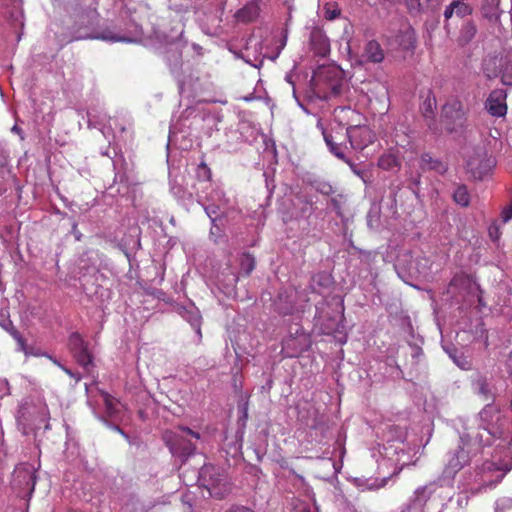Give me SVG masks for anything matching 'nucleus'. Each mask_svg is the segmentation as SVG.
I'll list each match as a JSON object with an SVG mask.
<instances>
[{
    "instance_id": "1",
    "label": "nucleus",
    "mask_w": 512,
    "mask_h": 512,
    "mask_svg": "<svg viewBox=\"0 0 512 512\" xmlns=\"http://www.w3.org/2000/svg\"><path fill=\"white\" fill-rule=\"evenodd\" d=\"M511 469L512 459L510 452H507L503 459L499 458V462H496L495 459L484 460L473 469L466 470L460 480L463 492L457 495V507L459 509L466 508L469 502L467 492L476 494L494 488Z\"/></svg>"
},
{
    "instance_id": "2",
    "label": "nucleus",
    "mask_w": 512,
    "mask_h": 512,
    "mask_svg": "<svg viewBox=\"0 0 512 512\" xmlns=\"http://www.w3.org/2000/svg\"><path fill=\"white\" fill-rule=\"evenodd\" d=\"M334 118L341 126H346V135L350 147L363 150L375 140L374 132L365 124L364 117L349 107H338L334 110Z\"/></svg>"
},
{
    "instance_id": "3",
    "label": "nucleus",
    "mask_w": 512,
    "mask_h": 512,
    "mask_svg": "<svg viewBox=\"0 0 512 512\" xmlns=\"http://www.w3.org/2000/svg\"><path fill=\"white\" fill-rule=\"evenodd\" d=\"M461 445L449 455L447 464L443 470V478L452 480L455 475L464 468L482 448L483 434L475 433L472 428H465L461 435Z\"/></svg>"
},
{
    "instance_id": "4",
    "label": "nucleus",
    "mask_w": 512,
    "mask_h": 512,
    "mask_svg": "<svg viewBox=\"0 0 512 512\" xmlns=\"http://www.w3.org/2000/svg\"><path fill=\"white\" fill-rule=\"evenodd\" d=\"M314 90L323 98H331L341 93L343 79L336 68L322 67L312 77Z\"/></svg>"
},
{
    "instance_id": "5",
    "label": "nucleus",
    "mask_w": 512,
    "mask_h": 512,
    "mask_svg": "<svg viewBox=\"0 0 512 512\" xmlns=\"http://www.w3.org/2000/svg\"><path fill=\"white\" fill-rule=\"evenodd\" d=\"M199 479L212 497L221 499L231 490L227 476L215 466H203L199 473Z\"/></svg>"
},
{
    "instance_id": "6",
    "label": "nucleus",
    "mask_w": 512,
    "mask_h": 512,
    "mask_svg": "<svg viewBox=\"0 0 512 512\" xmlns=\"http://www.w3.org/2000/svg\"><path fill=\"white\" fill-rule=\"evenodd\" d=\"M483 68L487 77H500L504 85L512 86V49L499 57L486 59Z\"/></svg>"
},
{
    "instance_id": "7",
    "label": "nucleus",
    "mask_w": 512,
    "mask_h": 512,
    "mask_svg": "<svg viewBox=\"0 0 512 512\" xmlns=\"http://www.w3.org/2000/svg\"><path fill=\"white\" fill-rule=\"evenodd\" d=\"M201 184L203 188L210 189L211 191L205 195L198 194V202L203 205L206 214L214 223L222 214L221 209L227 205L228 200L222 189L218 187L213 188L212 184L208 181L201 182Z\"/></svg>"
},
{
    "instance_id": "8",
    "label": "nucleus",
    "mask_w": 512,
    "mask_h": 512,
    "mask_svg": "<svg viewBox=\"0 0 512 512\" xmlns=\"http://www.w3.org/2000/svg\"><path fill=\"white\" fill-rule=\"evenodd\" d=\"M477 290L476 283L465 274H456L450 281L445 294L447 300H465L469 294Z\"/></svg>"
},
{
    "instance_id": "9",
    "label": "nucleus",
    "mask_w": 512,
    "mask_h": 512,
    "mask_svg": "<svg viewBox=\"0 0 512 512\" xmlns=\"http://www.w3.org/2000/svg\"><path fill=\"white\" fill-rule=\"evenodd\" d=\"M495 166V160L484 151L476 152L467 161V169L476 179H482Z\"/></svg>"
},
{
    "instance_id": "10",
    "label": "nucleus",
    "mask_w": 512,
    "mask_h": 512,
    "mask_svg": "<svg viewBox=\"0 0 512 512\" xmlns=\"http://www.w3.org/2000/svg\"><path fill=\"white\" fill-rule=\"evenodd\" d=\"M384 58L385 52L381 45L375 40H370L365 44L362 54L355 57L354 64L358 66H364L367 63L378 64Z\"/></svg>"
},
{
    "instance_id": "11",
    "label": "nucleus",
    "mask_w": 512,
    "mask_h": 512,
    "mask_svg": "<svg viewBox=\"0 0 512 512\" xmlns=\"http://www.w3.org/2000/svg\"><path fill=\"white\" fill-rule=\"evenodd\" d=\"M465 109L458 98L449 99L442 109L443 118L453 126H462L465 120Z\"/></svg>"
},
{
    "instance_id": "12",
    "label": "nucleus",
    "mask_w": 512,
    "mask_h": 512,
    "mask_svg": "<svg viewBox=\"0 0 512 512\" xmlns=\"http://www.w3.org/2000/svg\"><path fill=\"white\" fill-rule=\"evenodd\" d=\"M507 92L504 89H494L490 92L485 108L494 117H504L507 113Z\"/></svg>"
},
{
    "instance_id": "13",
    "label": "nucleus",
    "mask_w": 512,
    "mask_h": 512,
    "mask_svg": "<svg viewBox=\"0 0 512 512\" xmlns=\"http://www.w3.org/2000/svg\"><path fill=\"white\" fill-rule=\"evenodd\" d=\"M69 347L72 350L77 362L88 370L92 364V357L87 350V346L78 333H72L69 337Z\"/></svg>"
},
{
    "instance_id": "14",
    "label": "nucleus",
    "mask_w": 512,
    "mask_h": 512,
    "mask_svg": "<svg viewBox=\"0 0 512 512\" xmlns=\"http://www.w3.org/2000/svg\"><path fill=\"white\" fill-rule=\"evenodd\" d=\"M384 456L391 460L395 465L400 466V469H403V467L408 464L404 444L401 442L388 443V445H385Z\"/></svg>"
},
{
    "instance_id": "15",
    "label": "nucleus",
    "mask_w": 512,
    "mask_h": 512,
    "mask_svg": "<svg viewBox=\"0 0 512 512\" xmlns=\"http://www.w3.org/2000/svg\"><path fill=\"white\" fill-rule=\"evenodd\" d=\"M473 8L468 0H453L444 10L445 20H449L454 15L463 18L472 14Z\"/></svg>"
},
{
    "instance_id": "16",
    "label": "nucleus",
    "mask_w": 512,
    "mask_h": 512,
    "mask_svg": "<svg viewBox=\"0 0 512 512\" xmlns=\"http://www.w3.org/2000/svg\"><path fill=\"white\" fill-rule=\"evenodd\" d=\"M473 391L481 396L485 401L491 400L494 397L491 379L486 375L477 374L472 380Z\"/></svg>"
},
{
    "instance_id": "17",
    "label": "nucleus",
    "mask_w": 512,
    "mask_h": 512,
    "mask_svg": "<svg viewBox=\"0 0 512 512\" xmlns=\"http://www.w3.org/2000/svg\"><path fill=\"white\" fill-rule=\"evenodd\" d=\"M317 128L321 130L325 143L328 146L330 152L337 158L344 160V150L347 149V146L343 145L342 143H338L336 141L337 137L326 131L320 119L317 122Z\"/></svg>"
},
{
    "instance_id": "18",
    "label": "nucleus",
    "mask_w": 512,
    "mask_h": 512,
    "mask_svg": "<svg viewBox=\"0 0 512 512\" xmlns=\"http://www.w3.org/2000/svg\"><path fill=\"white\" fill-rule=\"evenodd\" d=\"M165 441L167 442L169 449L172 454L178 455L181 457H188L194 453L195 446L190 442H184L181 444V439L179 436H176L174 440L170 438V434H165Z\"/></svg>"
},
{
    "instance_id": "19",
    "label": "nucleus",
    "mask_w": 512,
    "mask_h": 512,
    "mask_svg": "<svg viewBox=\"0 0 512 512\" xmlns=\"http://www.w3.org/2000/svg\"><path fill=\"white\" fill-rule=\"evenodd\" d=\"M296 295L295 290H289L284 294H280L276 303L277 310L284 315L292 314L294 311H299L302 306L296 305L294 298Z\"/></svg>"
},
{
    "instance_id": "20",
    "label": "nucleus",
    "mask_w": 512,
    "mask_h": 512,
    "mask_svg": "<svg viewBox=\"0 0 512 512\" xmlns=\"http://www.w3.org/2000/svg\"><path fill=\"white\" fill-rule=\"evenodd\" d=\"M179 314L182 316V318L190 323L192 328L198 334L199 338H201V315L198 308L193 304H189L188 306L180 307Z\"/></svg>"
},
{
    "instance_id": "21",
    "label": "nucleus",
    "mask_w": 512,
    "mask_h": 512,
    "mask_svg": "<svg viewBox=\"0 0 512 512\" xmlns=\"http://www.w3.org/2000/svg\"><path fill=\"white\" fill-rule=\"evenodd\" d=\"M260 14V6L256 2L249 1L245 6L237 10L234 18L237 22L248 23L256 20Z\"/></svg>"
},
{
    "instance_id": "22",
    "label": "nucleus",
    "mask_w": 512,
    "mask_h": 512,
    "mask_svg": "<svg viewBox=\"0 0 512 512\" xmlns=\"http://www.w3.org/2000/svg\"><path fill=\"white\" fill-rule=\"evenodd\" d=\"M100 396L105 406L106 414L109 417H117L121 411L122 404L107 392L101 391Z\"/></svg>"
},
{
    "instance_id": "23",
    "label": "nucleus",
    "mask_w": 512,
    "mask_h": 512,
    "mask_svg": "<svg viewBox=\"0 0 512 512\" xmlns=\"http://www.w3.org/2000/svg\"><path fill=\"white\" fill-rule=\"evenodd\" d=\"M436 108V99L431 91H427L423 97L420 109L425 118H432L434 116V110Z\"/></svg>"
},
{
    "instance_id": "24",
    "label": "nucleus",
    "mask_w": 512,
    "mask_h": 512,
    "mask_svg": "<svg viewBox=\"0 0 512 512\" xmlns=\"http://www.w3.org/2000/svg\"><path fill=\"white\" fill-rule=\"evenodd\" d=\"M399 165L398 157L392 152L384 153L378 160V166L383 170H394Z\"/></svg>"
},
{
    "instance_id": "25",
    "label": "nucleus",
    "mask_w": 512,
    "mask_h": 512,
    "mask_svg": "<svg viewBox=\"0 0 512 512\" xmlns=\"http://www.w3.org/2000/svg\"><path fill=\"white\" fill-rule=\"evenodd\" d=\"M420 165L423 169L436 170L439 173L446 171V167L440 161L433 159L429 154L421 156Z\"/></svg>"
},
{
    "instance_id": "26",
    "label": "nucleus",
    "mask_w": 512,
    "mask_h": 512,
    "mask_svg": "<svg viewBox=\"0 0 512 512\" xmlns=\"http://www.w3.org/2000/svg\"><path fill=\"white\" fill-rule=\"evenodd\" d=\"M95 38L96 39H100V40H104V41H108V42H130L131 41L127 37L119 36V35L115 34L110 29H105V30L99 32L95 36Z\"/></svg>"
},
{
    "instance_id": "27",
    "label": "nucleus",
    "mask_w": 512,
    "mask_h": 512,
    "mask_svg": "<svg viewBox=\"0 0 512 512\" xmlns=\"http://www.w3.org/2000/svg\"><path fill=\"white\" fill-rule=\"evenodd\" d=\"M453 198L457 204L461 206H467L469 204L470 198L466 186H458L453 193Z\"/></svg>"
},
{
    "instance_id": "28",
    "label": "nucleus",
    "mask_w": 512,
    "mask_h": 512,
    "mask_svg": "<svg viewBox=\"0 0 512 512\" xmlns=\"http://www.w3.org/2000/svg\"><path fill=\"white\" fill-rule=\"evenodd\" d=\"M477 29L473 22H466L461 29V39L464 42H469L476 35Z\"/></svg>"
},
{
    "instance_id": "29",
    "label": "nucleus",
    "mask_w": 512,
    "mask_h": 512,
    "mask_svg": "<svg viewBox=\"0 0 512 512\" xmlns=\"http://www.w3.org/2000/svg\"><path fill=\"white\" fill-rule=\"evenodd\" d=\"M240 268L241 271L246 275L250 274L252 270L255 268V259L250 254H243L240 259Z\"/></svg>"
},
{
    "instance_id": "30",
    "label": "nucleus",
    "mask_w": 512,
    "mask_h": 512,
    "mask_svg": "<svg viewBox=\"0 0 512 512\" xmlns=\"http://www.w3.org/2000/svg\"><path fill=\"white\" fill-rule=\"evenodd\" d=\"M312 186L317 192L321 193L322 195L328 196V195H332L335 192L333 186L329 182H326V181L315 180L312 183Z\"/></svg>"
},
{
    "instance_id": "31",
    "label": "nucleus",
    "mask_w": 512,
    "mask_h": 512,
    "mask_svg": "<svg viewBox=\"0 0 512 512\" xmlns=\"http://www.w3.org/2000/svg\"><path fill=\"white\" fill-rule=\"evenodd\" d=\"M323 10L325 19L330 21L338 18L341 13V10L336 3H326Z\"/></svg>"
},
{
    "instance_id": "32",
    "label": "nucleus",
    "mask_w": 512,
    "mask_h": 512,
    "mask_svg": "<svg viewBox=\"0 0 512 512\" xmlns=\"http://www.w3.org/2000/svg\"><path fill=\"white\" fill-rule=\"evenodd\" d=\"M5 329L7 331H9V333L12 335V337L17 341L18 350L27 354L25 341L22 338V336L19 334V332L12 326L11 322L8 323V326H5Z\"/></svg>"
},
{
    "instance_id": "33",
    "label": "nucleus",
    "mask_w": 512,
    "mask_h": 512,
    "mask_svg": "<svg viewBox=\"0 0 512 512\" xmlns=\"http://www.w3.org/2000/svg\"><path fill=\"white\" fill-rule=\"evenodd\" d=\"M169 7L180 13L192 7V0H169Z\"/></svg>"
},
{
    "instance_id": "34",
    "label": "nucleus",
    "mask_w": 512,
    "mask_h": 512,
    "mask_svg": "<svg viewBox=\"0 0 512 512\" xmlns=\"http://www.w3.org/2000/svg\"><path fill=\"white\" fill-rule=\"evenodd\" d=\"M15 474L18 477L22 476L23 478H27V485H31L32 487H34L36 477H35V475H34V473L32 471L16 469Z\"/></svg>"
},
{
    "instance_id": "35",
    "label": "nucleus",
    "mask_w": 512,
    "mask_h": 512,
    "mask_svg": "<svg viewBox=\"0 0 512 512\" xmlns=\"http://www.w3.org/2000/svg\"><path fill=\"white\" fill-rule=\"evenodd\" d=\"M170 190L177 198H184L185 190L181 185L176 184L174 181L170 182Z\"/></svg>"
},
{
    "instance_id": "36",
    "label": "nucleus",
    "mask_w": 512,
    "mask_h": 512,
    "mask_svg": "<svg viewBox=\"0 0 512 512\" xmlns=\"http://www.w3.org/2000/svg\"><path fill=\"white\" fill-rule=\"evenodd\" d=\"M496 512H512V500H507L501 504H498Z\"/></svg>"
},
{
    "instance_id": "37",
    "label": "nucleus",
    "mask_w": 512,
    "mask_h": 512,
    "mask_svg": "<svg viewBox=\"0 0 512 512\" xmlns=\"http://www.w3.org/2000/svg\"><path fill=\"white\" fill-rule=\"evenodd\" d=\"M181 131V128L178 126L177 122H172L170 125V133H169V140L171 141L178 132Z\"/></svg>"
},
{
    "instance_id": "38",
    "label": "nucleus",
    "mask_w": 512,
    "mask_h": 512,
    "mask_svg": "<svg viewBox=\"0 0 512 512\" xmlns=\"http://www.w3.org/2000/svg\"><path fill=\"white\" fill-rule=\"evenodd\" d=\"M502 219H503V222H508L509 220L512 219V206L510 207H507L505 208L503 211H502Z\"/></svg>"
},
{
    "instance_id": "39",
    "label": "nucleus",
    "mask_w": 512,
    "mask_h": 512,
    "mask_svg": "<svg viewBox=\"0 0 512 512\" xmlns=\"http://www.w3.org/2000/svg\"><path fill=\"white\" fill-rule=\"evenodd\" d=\"M179 429H180V431H182L183 433H186L187 435L191 436L192 438L200 439V434L198 432L192 431L188 427H180Z\"/></svg>"
},
{
    "instance_id": "40",
    "label": "nucleus",
    "mask_w": 512,
    "mask_h": 512,
    "mask_svg": "<svg viewBox=\"0 0 512 512\" xmlns=\"http://www.w3.org/2000/svg\"><path fill=\"white\" fill-rule=\"evenodd\" d=\"M489 234L494 241L497 240L499 237V232L496 227H490Z\"/></svg>"
},
{
    "instance_id": "41",
    "label": "nucleus",
    "mask_w": 512,
    "mask_h": 512,
    "mask_svg": "<svg viewBox=\"0 0 512 512\" xmlns=\"http://www.w3.org/2000/svg\"><path fill=\"white\" fill-rule=\"evenodd\" d=\"M347 164H349L350 168L356 175H360V171L357 170L356 166L344 156V160Z\"/></svg>"
},
{
    "instance_id": "42",
    "label": "nucleus",
    "mask_w": 512,
    "mask_h": 512,
    "mask_svg": "<svg viewBox=\"0 0 512 512\" xmlns=\"http://www.w3.org/2000/svg\"><path fill=\"white\" fill-rule=\"evenodd\" d=\"M198 169L199 171H203L208 178L210 177V169L205 164H201Z\"/></svg>"
},
{
    "instance_id": "43",
    "label": "nucleus",
    "mask_w": 512,
    "mask_h": 512,
    "mask_svg": "<svg viewBox=\"0 0 512 512\" xmlns=\"http://www.w3.org/2000/svg\"><path fill=\"white\" fill-rule=\"evenodd\" d=\"M229 512H253V511L251 509L245 508V507H236V508L231 509Z\"/></svg>"
},
{
    "instance_id": "44",
    "label": "nucleus",
    "mask_w": 512,
    "mask_h": 512,
    "mask_svg": "<svg viewBox=\"0 0 512 512\" xmlns=\"http://www.w3.org/2000/svg\"><path fill=\"white\" fill-rule=\"evenodd\" d=\"M330 204L333 206L334 209L340 210V203L336 198H332L330 200Z\"/></svg>"
},
{
    "instance_id": "45",
    "label": "nucleus",
    "mask_w": 512,
    "mask_h": 512,
    "mask_svg": "<svg viewBox=\"0 0 512 512\" xmlns=\"http://www.w3.org/2000/svg\"><path fill=\"white\" fill-rule=\"evenodd\" d=\"M61 368L71 377H75L77 381L80 380V377L79 376H76L70 369L68 368H65V367H62Z\"/></svg>"
},
{
    "instance_id": "46",
    "label": "nucleus",
    "mask_w": 512,
    "mask_h": 512,
    "mask_svg": "<svg viewBox=\"0 0 512 512\" xmlns=\"http://www.w3.org/2000/svg\"><path fill=\"white\" fill-rule=\"evenodd\" d=\"M507 366H508V369H509V373L512 376V352L509 355Z\"/></svg>"
},
{
    "instance_id": "47",
    "label": "nucleus",
    "mask_w": 512,
    "mask_h": 512,
    "mask_svg": "<svg viewBox=\"0 0 512 512\" xmlns=\"http://www.w3.org/2000/svg\"><path fill=\"white\" fill-rule=\"evenodd\" d=\"M450 357H452L453 361L458 365L460 366L461 368H465V365L464 363H462V361H459L456 357H454L452 354H450Z\"/></svg>"
},
{
    "instance_id": "48",
    "label": "nucleus",
    "mask_w": 512,
    "mask_h": 512,
    "mask_svg": "<svg viewBox=\"0 0 512 512\" xmlns=\"http://www.w3.org/2000/svg\"><path fill=\"white\" fill-rule=\"evenodd\" d=\"M299 106L301 107V109L306 113V114H311V112L309 111V109L304 105L302 104L297 98H296Z\"/></svg>"
},
{
    "instance_id": "49",
    "label": "nucleus",
    "mask_w": 512,
    "mask_h": 512,
    "mask_svg": "<svg viewBox=\"0 0 512 512\" xmlns=\"http://www.w3.org/2000/svg\"><path fill=\"white\" fill-rule=\"evenodd\" d=\"M426 490H427V487L418 488L415 493L417 495L424 494L426 492Z\"/></svg>"
},
{
    "instance_id": "50",
    "label": "nucleus",
    "mask_w": 512,
    "mask_h": 512,
    "mask_svg": "<svg viewBox=\"0 0 512 512\" xmlns=\"http://www.w3.org/2000/svg\"><path fill=\"white\" fill-rule=\"evenodd\" d=\"M12 132L17 133V134H20L21 129H20L17 125H14V126L12 127Z\"/></svg>"
},
{
    "instance_id": "51",
    "label": "nucleus",
    "mask_w": 512,
    "mask_h": 512,
    "mask_svg": "<svg viewBox=\"0 0 512 512\" xmlns=\"http://www.w3.org/2000/svg\"><path fill=\"white\" fill-rule=\"evenodd\" d=\"M115 429H116L117 431H119L121 434H123V435H124V433L122 432V430H121L119 427H117V426H116V427H115Z\"/></svg>"
},
{
    "instance_id": "52",
    "label": "nucleus",
    "mask_w": 512,
    "mask_h": 512,
    "mask_svg": "<svg viewBox=\"0 0 512 512\" xmlns=\"http://www.w3.org/2000/svg\"><path fill=\"white\" fill-rule=\"evenodd\" d=\"M232 281L235 283L237 281V277L233 275Z\"/></svg>"
},
{
    "instance_id": "53",
    "label": "nucleus",
    "mask_w": 512,
    "mask_h": 512,
    "mask_svg": "<svg viewBox=\"0 0 512 512\" xmlns=\"http://www.w3.org/2000/svg\"><path fill=\"white\" fill-rule=\"evenodd\" d=\"M286 79H287V81H288L289 83L293 84V83L291 82V78H290L289 76H287V77H286Z\"/></svg>"
},
{
    "instance_id": "54",
    "label": "nucleus",
    "mask_w": 512,
    "mask_h": 512,
    "mask_svg": "<svg viewBox=\"0 0 512 512\" xmlns=\"http://www.w3.org/2000/svg\"><path fill=\"white\" fill-rule=\"evenodd\" d=\"M293 95H294V97L296 98V91H295V89H294V88H293Z\"/></svg>"
},
{
    "instance_id": "55",
    "label": "nucleus",
    "mask_w": 512,
    "mask_h": 512,
    "mask_svg": "<svg viewBox=\"0 0 512 512\" xmlns=\"http://www.w3.org/2000/svg\"><path fill=\"white\" fill-rule=\"evenodd\" d=\"M303 511L306 512V509L304 508ZM307 512H310V510H308Z\"/></svg>"
}]
</instances>
